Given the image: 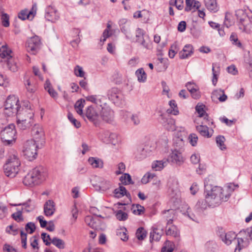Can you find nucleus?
Segmentation results:
<instances>
[{
    "label": "nucleus",
    "instance_id": "nucleus-19",
    "mask_svg": "<svg viewBox=\"0 0 252 252\" xmlns=\"http://www.w3.org/2000/svg\"><path fill=\"white\" fill-rule=\"evenodd\" d=\"M150 154L149 148L147 146L144 147H139L135 152V158L138 160H142L145 158Z\"/></svg>",
    "mask_w": 252,
    "mask_h": 252
},
{
    "label": "nucleus",
    "instance_id": "nucleus-36",
    "mask_svg": "<svg viewBox=\"0 0 252 252\" xmlns=\"http://www.w3.org/2000/svg\"><path fill=\"white\" fill-rule=\"evenodd\" d=\"M135 75L140 82H144L147 79L146 74L143 68L137 69L135 72Z\"/></svg>",
    "mask_w": 252,
    "mask_h": 252
},
{
    "label": "nucleus",
    "instance_id": "nucleus-40",
    "mask_svg": "<svg viewBox=\"0 0 252 252\" xmlns=\"http://www.w3.org/2000/svg\"><path fill=\"white\" fill-rule=\"evenodd\" d=\"M174 249V244L173 242L166 241L165 246L161 249V252H173Z\"/></svg>",
    "mask_w": 252,
    "mask_h": 252
},
{
    "label": "nucleus",
    "instance_id": "nucleus-41",
    "mask_svg": "<svg viewBox=\"0 0 252 252\" xmlns=\"http://www.w3.org/2000/svg\"><path fill=\"white\" fill-rule=\"evenodd\" d=\"M213 95H216L217 96L219 95L218 99L220 102L225 101L227 98V95L224 94V91L222 90L215 91L213 93Z\"/></svg>",
    "mask_w": 252,
    "mask_h": 252
},
{
    "label": "nucleus",
    "instance_id": "nucleus-14",
    "mask_svg": "<svg viewBox=\"0 0 252 252\" xmlns=\"http://www.w3.org/2000/svg\"><path fill=\"white\" fill-rule=\"evenodd\" d=\"M92 181L96 182L95 183H93V185L96 187H98L99 189L102 191L107 190L111 187L110 182L106 181L103 178L98 176H94Z\"/></svg>",
    "mask_w": 252,
    "mask_h": 252
},
{
    "label": "nucleus",
    "instance_id": "nucleus-37",
    "mask_svg": "<svg viewBox=\"0 0 252 252\" xmlns=\"http://www.w3.org/2000/svg\"><path fill=\"white\" fill-rule=\"evenodd\" d=\"M169 105L170 108L168 109L167 112L168 114H172L174 115H177L179 113V111L176 103V101L174 100H171L169 101Z\"/></svg>",
    "mask_w": 252,
    "mask_h": 252
},
{
    "label": "nucleus",
    "instance_id": "nucleus-32",
    "mask_svg": "<svg viewBox=\"0 0 252 252\" xmlns=\"http://www.w3.org/2000/svg\"><path fill=\"white\" fill-rule=\"evenodd\" d=\"M4 62H6L7 67L11 71L16 72L18 70V66L13 57L5 60Z\"/></svg>",
    "mask_w": 252,
    "mask_h": 252
},
{
    "label": "nucleus",
    "instance_id": "nucleus-38",
    "mask_svg": "<svg viewBox=\"0 0 252 252\" xmlns=\"http://www.w3.org/2000/svg\"><path fill=\"white\" fill-rule=\"evenodd\" d=\"M0 14V21L1 25L4 27H8L9 26V15L4 13L1 12Z\"/></svg>",
    "mask_w": 252,
    "mask_h": 252
},
{
    "label": "nucleus",
    "instance_id": "nucleus-8",
    "mask_svg": "<svg viewBox=\"0 0 252 252\" xmlns=\"http://www.w3.org/2000/svg\"><path fill=\"white\" fill-rule=\"evenodd\" d=\"M16 131L13 124L8 125L0 132V138L2 142L5 145H11L15 142Z\"/></svg>",
    "mask_w": 252,
    "mask_h": 252
},
{
    "label": "nucleus",
    "instance_id": "nucleus-5",
    "mask_svg": "<svg viewBox=\"0 0 252 252\" xmlns=\"http://www.w3.org/2000/svg\"><path fill=\"white\" fill-rule=\"evenodd\" d=\"M43 146L36 143L33 140H28L23 145L24 156L29 161H32L36 158L38 149L42 148Z\"/></svg>",
    "mask_w": 252,
    "mask_h": 252
},
{
    "label": "nucleus",
    "instance_id": "nucleus-58",
    "mask_svg": "<svg viewBox=\"0 0 252 252\" xmlns=\"http://www.w3.org/2000/svg\"><path fill=\"white\" fill-rule=\"evenodd\" d=\"M189 139L190 144L193 146H195L197 144L198 137L195 134L192 133L189 135Z\"/></svg>",
    "mask_w": 252,
    "mask_h": 252
},
{
    "label": "nucleus",
    "instance_id": "nucleus-56",
    "mask_svg": "<svg viewBox=\"0 0 252 252\" xmlns=\"http://www.w3.org/2000/svg\"><path fill=\"white\" fill-rule=\"evenodd\" d=\"M74 73L77 76L83 77L85 75V72L83 70L82 67L79 65L76 66L74 68Z\"/></svg>",
    "mask_w": 252,
    "mask_h": 252
},
{
    "label": "nucleus",
    "instance_id": "nucleus-29",
    "mask_svg": "<svg viewBox=\"0 0 252 252\" xmlns=\"http://www.w3.org/2000/svg\"><path fill=\"white\" fill-rule=\"evenodd\" d=\"M167 159L156 160L153 163L152 168L155 169L156 171H160L167 165Z\"/></svg>",
    "mask_w": 252,
    "mask_h": 252
},
{
    "label": "nucleus",
    "instance_id": "nucleus-63",
    "mask_svg": "<svg viewBox=\"0 0 252 252\" xmlns=\"http://www.w3.org/2000/svg\"><path fill=\"white\" fill-rule=\"evenodd\" d=\"M190 161L193 164H197L200 161V156L198 154H194L190 157Z\"/></svg>",
    "mask_w": 252,
    "mask_h": 252
},
{
    "label": "nucleus",
    "instance_id": "nucleus-24",
    "mask_svg": "<svg viewBox=\"0 0 252 252\" xmlns=\"http://www.w3.org/2000/svg\"><path fill=\"white\" fill-rule=\"evenodd\" d=\"M103 137L106 142L114 145H115L118 142L117 135L115 133L106 131L103 133Z\"/></svg>",
    "mask_w": 252,
    "mask_h": 252
},
{
    "label": "nucleus",
    "instance_id": "nucleus-20",
    "mask_svg": "<svg viewBox=\"0 0 252 252\" xmlns=\"http://www.w3.org/2000/svg\"><path fill=\"white\" fill-rule=\"evenodd\" d=\"M167 160L177 165H180L183 162V158L181 154L176 150L172 151Z\"/></svg>",
    "mask_w": 252,
    "mask_h": 252
},
{
    "label": "nucleus",
    "instance_id": "nucleus-23",
    "mask_svg": "<svg viewBox=\"0 0 252 252\" xmlns=\"http://www.w3.org/2000/svg\"><path fill=\"white\" fill-rule=\"evenodd\" d=\"M36 13V7L33 6L31 10L29 12L27 10H22L18 14V17L22 20L29 19L32 17L33 18Z\"/></svg>",
    "mask_w": 252,
    "mask_h": 252
},
{
    "label": "nucleus",
    "instance_id": "nucleus-62",
    "mask_svg": "<svg viewBox=\"0 0 252 252\" xmlns=\"http://www.w3.org/2000/svg\"><path fill=\"white\" fill-rule=\"evenodd\" d=\"M118 170L116 171L117 175H119L124 172L125 170L126 166L124 163L121 162L118 165Z\"/></svg>",
    "mask_w": 252,
    "mask_h": 252
},
{
    "label": "nucleus",
    "instance_id": "nucleus-53",
    "mask_svg": "<svg viewBox=\"0 0 252 252\" xmlns=\"http://www.w3.org/2000/svg\"><path fill=\"white\" fill-rule=\"evenodd\" d=\"M26 231L30 234H32L35 230V224L32 222H28L25 226Z\"/></svg>",
    "mask_w": 252,
    "mask_h": 252
},
{
    "label": "nucleus",
    "instance_id": "nucleus-52",
    "mask_svg": "<svg viewBox=\"0 0 252 252\" xmlns=\"http://www.w3.org/2000/svg\"><path fill=\"white\" fill-rule=\"evenodd\" d=\"M41 238L46 246H49L51 244L52 239L50 238L49 235L46 233H42L41 234Z\"/></svg>",
    "mask_w": 252,
    "mask_h": 252
},
{
    "label": "nucleus",
    "instance_id": "nucleus-13",
    "mask_svg": "<svg viewBox=\"0 0 252 252\" xmlns=\"http://www.w3.org/2000/svg\"><path fill=\"white\" fill-rule=\"evenodd\" d=\"M107 95L109 99L114 103H118L123 98L122 92L116 88H112L109 90Z\"/></svg>",
    "mask_w": 252,
    "mask_h": 252
},
{
    "label": "nucleus",
    "instance_id": "nucleus-45",
    "mask_svg": "<svg viewBox=\"0 0 252 252\" xmlns=\"http://www.w3.org/2000/svg\"><path fill=\"white\" fill-rule=\"evenodd\" d=\"M120 180L122 183V184L125 185H128L132 183L131 177L128 173H125L123 176H122L120 178Z\"/></svg>",
    "mask_w": 252,
    "mask_h": 252
},
{
    "label": "nucleus",
    "instance_id": "nucleus-35",
    "mask_svg": "<svg viewBox=\"0 0 252 252\" xmlns=\"http://www.w3.org/2000/svg\"><path fill=\"white\" fill-rule=\"evenodd\" d=\"M166 234L167 235L172 236L174 237H178L179 235L178 230L177 227L174 225H172L167 228Z\"/></svg>",
    "mask_w": 252,
    "mask_h": 252
},
{
    "label": "nucleus",
    "instance_id": "nucleus-6",
    "mask_svg": "<svg viewBox=\"0 0 252 252\" xmlns=\"http://www.w3.org/2000/svg\"><path fill=\"white\" fill-rule=\"evenodd\" d=\"M22 113L20 112L17 114V125L20 129L25 130L30 127L33 123V113L28 108L22 109Z\"/></svg>",
    "mask_w": 252,
    "mask_h": 252
},
{
    "label": "nucleus",
    "instance_id": "nucleus-59",
    "mask_svg": "<svg viewBox=\"0 0 252 252\" xmlns=\"http://www.w3.org/2000/svg\"><path fill=\"white\" fill-rule=\"evenodd\" d=\"M12 218L17 222H20L23 220V218L21 211H18L12 215Z\"/></svg>",
    "mask_w": 252,
    "mask_h": 252
},
{
    "label": "nucleus",
    "instance_id": "nucleus-2",
    "mask_svg": "<svg viewBox=\"0 0 252 252\" xmlns=\"http://www.w3.org/2000/svg\"><path fill=\"white\" fill-rule=\"evenodd\" d=\"M47 176L45 168L38 166L34 168L24 178L23 183L26 186L37 185L45 180Z\"/></svg>",
    "mask_w": 252,
    "mask_h": 252
},
{
    "label": "nucleus",
    "instance_id": "nucleus-28",
    "mask_svg": "<svg viewBox=\"0 0 252 252\" xmlns=\"http://www.w3.org/2000/svg\"><path fill=\"white\" fill-rule=\"evenodd\" d=\"M85 100L83 99H80L78 100L75 105L74 108L76 112L82 117H84L83 113V108L84 107Z\"/></svg>",
    "mask_w": 252,
    "mask_h": 252
},
{
    "label": "nucleus",
    "instance_id": "nucleus-7",
    "mask_svg": "<svg viewBox=\"0 0 252 252\" xmlns=\"http://www.w3.org/2000/svg\"><path fill=\"white\" fill-rule=\"evenodd\" d=\"M19 99L15 95H10L5 102L4 114L8 116L13 114H18L20 112L21 107L19 104Z\"/></svg>",
    "mask_w": 252,
    "mask_h": 252
},
{
    "label": "nucleus",
    "instance_id": "nucleus-43",
    "mask_svg": "<svg viewBox=\"0 0 252 252\" xmlns=\"http://www.w3.org/2000/svg\"><path fill=\"white\" fill-rule=\"evenodd\" d=\"M239 234L240 236H243L244 238H243L244 239H245L249 236L252 241V227L248 228L245 230L240 231Z\"/></svg>",
    "mask_w": 252,
    "mask_h": 252
},
{
    "label": "nucleus",
    "instance_id": "nucleus-27",
    "mask_svg": "<svg viewBox=\"0 0 252 252\" xmlns=\"http://www.w3.org/2000/svg\"><path fill=\"white\" fill-rule=\"evenodd\" d=\"M24 84L28 94L32 95L36 90L35 84L32 83L30 79L25 80Z\"/></svg>",
    "mask_w": 252,
    "mask_h": 252
},
{
    "label": "nucleus",
    "instance_id": "nucleus-12",
    "mask_svg": "<svg viewBox=\"0 0 252 252\" xmlns=\"http://www.w3.org/2000/svg\"><path fill=\"white\" fill-rule=\"evenodd\" d=\"M45 18L49 21L56 22L59 19L57 10L53 6H48L45 10Z\"/></svg>",
    "mask_w": 252,
    "mask_h": 252
},
{
    "label": "nucleus",
    "instance_id": "nucleus-3",
    "mask_svg": "<svg viewBox=\"0 0 252 252\" xmlns=\"http://www.w3.org/2000/svg\"><path fill=\"white\" fill-rule=\"evenodd\" d=\"M21 163L16 152L9 154L6 163L3 166L5 175L10 178H14L19 171Z\"/></svg>",
    "mask_w": 252,
    "mask_h": 252
},
{
    "label": "nucleus",
    "instance_id": "nucleus-1",
    "mask_svg": "<svg viewBox=\"0 0 252 252\" xmlns=\"http://www.w3.org/2000/svg\"><path fill=\"white\" fill-rule=\"evenodd\" d=\"M235 185L230 184L228 186L229 190L227 193L224 194L223 189L220 187H212L211 185L205 184V201H198L194 208V213H191L190 209L188 208L186 214L192 220L197 221V217L200 216L206 209V203L210 207H214L219 205L222 202L226 201L230 196V191L234 190Z\"/></svg>",
    "mask_w": 252,
    "mask_h": 252
},
{
    "label": "nucleus",
    "instance_id": "nucleus-60",
    "mask_svg": "<svg viewBox=\"0 0 252 252\" xmlns=\"http://www.w3.org/2000/svg\"><path fill=\"white\" fill-rule=\"evenodd\" d=\"M6 231L13 235H16L18 233V229L14 228L12 225H9L6 227Z\"/></svg>",
    "mask_w": 252,
    "mask_h": 252
},
{
    "label": "nucleus",
    "instance_id": "nucleus-64",
    "mask_svg": "<svg viewBox=\"0 0 252 252\" xmlns=\"http://www.w3.org/2000/svg\"><path fill=\"white\" fill-rule=\"evenodd\" d=\"M227 70L229 73H231L233 75H236L238 73L237 68L234 65H232L227 67Z\"/></svg>",
    "mask_w": 252,
    "mask_h": 252
},
{
    "label": "nucleus",
    "instance_id": "nucleus-25",
    "mask_svg": "<svg viewBox=\"0 0 252 252\" xmlns=\"http://www.w3.org/2000/svg\"><path fill=\"white\" fill-rule=\"evenodd\" d=\"M114 196L116 198H121L126 195L131 201V196L129 193L127 192L126 189L123 186H120L114 190Z\"/></svg>",
    "mask_w": 252,
    "mask_h": 252
},
{
    "label": "nucleus",
    "instance_id": "nucleus-30",
    "mask_svg": "<svg viewBox=\"0 0 252 252\" xmlns=\"http://www.w3.org/2000/svg\"><path fill=\"white\" fill-rule=\"evenodd\" d=\"M186 3L185 10L187 11L191 10L192 7L198 9L201 6L199 1L195 0H186Z\"/></svg>",
    "mask_w": 252,
    "mask_h": 252
},
{
    "label": "nucleus",
    "instance_id": "nucleus-51",
    "mask_svg": "<svg viewBox=\"0 0 252 252\" xmlns=\"http://www.w3.org/2000/svg\"><path fill=\"white\" fill-rule=\"evenodd\" d=\"M67 117H68V119H69L70 122L76 128H79L81 126L80 123L73 117V116L71 113H68Z\"/></svg>",
    "mask_w": 252,
    "mask_h": 252
},
{
    "label": "nucleus",
    "instance_id": "nucleus-10",
    "mask_svg": "<svg viewBox=\"0 0 252 252\" xmlns=\"http://www.w3.org/2000/svg\"><path fill=\"white\" fill-rule=\"evenodd\" d=\"M32 139H30V140H33L40 145H44L45 136L44 131L42 126L37 124L34 125L32 129Z\"/></svg>",
    "mask_w": 252,
    "mask_h": 252
},
{
    "label": "nucleus",
    "instance_id": "nucleus-42",
    "mask_svg": "<svg viewBox=\"0 0 252 252\" xmlns=\"http://www.w3.org/2000/svg\"><path fill=\"white\" fill-rule=\"evenodd\" d=\"M131 210L133 214L139 215L144 213L145 208L140 204H136L132 205Z\"/></svg>",
    "mask_w": 252,
    "mask_h": 252
},
{
    "label": "nucleus",
    "instance_id": "nucleus-46",
    "mask_svg": "<svg viewBox=\"0 0 252 252\" xmlns=\"http://www.w3.org/2000/svg\"><path fill=\"white\" fill-rule=\"evenodd\" d=\"M225 140V138L223 136L219 135L216 137L217 144L218 147L222 150L226 149V147L224 144Z\"/></svg>",
    "mask_w": 252,
    "mask_h": 252
},
{
    "label": "nucleus",
    "instance_id": "nucleus-17",
    "mask_svg": "<svg viewBox=\"0 0 252 252\" xmlns=\"http://www.w3.org/2000/svg\"><path fill=\"white\" fill-rule=\"evenodd\" d=\"M12 57H13L12 51L6 44L0 47V57L3 60L1 62H5Z\"/></svg>",
    "mask_w": 252,
    "mask_h": 252
},
{
    "label": "nucleus",
    "instance_id": "nucleus-50",
    "mask_svg": "<svg viewBox=\"0 0 252 252\" xmlns=\"http://www.w3.org/2000/svg\"><path fill=\"white\" fill-rule=\"evenodd\" d=\"M127 214L122 210H118L116 213V217L119 220H125L127 218Z\"/></svg>",
    "mask_w": 252,
    "mask_h": 252
},
{
    "label": "nucleus",
    "instance_id": "nucleus-34",
    "mask_svg": "<svg viewBox=\"0 0 252 252\" xmlns=\"http://www.w3.org/2000/svg\"><path fill=\"white\" fill-rule=\"evenodd\" d=\"M197 131L203 136L210 137L212 134H210L208 127L206 126L199 125L196 127Z\"/></svg>",
    "mask_w": 252,
    "mask_h": 252
},
{
    "label": "nucleus",
    "instance_id": "nucleus-22",
    "mask_svg": "<svg viewBox=\"0 0 252 252\" xmlns=\"http://www.w3.org/2000/svg\"><path fill=\"white\" fill-rule=\"evenodd\" d=\"M193 46L190 44H187L185 46L183 49L180 52V58L184 59L191 56L193 53Z\"/></svg>",
    "mask_w": 252,
    "mask_h": 252
},
{
    "label": "nucleus",
    "instance_id": "nucleus-21",
    "mask_svg": "<svg viewBox=\"0 0 252 252\" xmlns=\"http://www.w3.org/2000/svg\"><path fill=\"white\" fill-rule=\"evenodd\" d=\"M55 211V203L51 200L46 201L44 206V214L46 216L53 215Z\"/></svg>",
    "mask_w": 252,
    "mask_h": 252
},
{
    "label": "nucleus",
    "instance_id": "nucleus-47",
    "mask_svg": "<svg viewBox=\"0 0 252 252\" xmlns=\"http://www.w3.org/2000/svg\"><path fill=\"white\" fill-rule=\"evenodd\" d=\"M23 205L24 207L22 208V210L27 212H29L33 210L35 208L34 205L31 203L30 200H29L28 202L24 203Z\"/></svg>",
    "mask_w": 252,
    "mask_h": 252
},
{
    "label": "nucleus",
    "instance_id": "nucleus-61",
    "mask_svg": "<svg viewBox=\"0 0 252 252\" xmlns=\"http://www.w3.org/2000/svg\"><path fill=\"white\" fill-rule=\"evenodd\" d=\"M0 86L3 87H7L8 86V79L1 74H0Z\"/></svg>",
    "mask_w": 252,
    "mask_h": 252
},
{
    "label": "nucleus",
    "instance_id": "nucleus-4",
    "mask_svg": "<svg viewBox=\"0 0 252 252\" xmlns=\"http://www.w3.org/2000/svg\"><path fill=\"white\" fill-rule=\"evenodd\" d=\"M237 235L232 231L225 233L222 232L220 235V237L221 240L226 245L230 244L232 241H234L236 244V247L235 249V252H240V251L247 247L249 244V241L247 238L244 240L243 238H237L236 239Z\"/></svg>",
    "mask_w": 252,
    "mask_h": 252
},
{
    "label": "nucleus",
    "instance_id": "nucleus-55",
    "mask_svg": "<svg viewBox=\"0 0 252 252\" xmlns=\"http://www.w3.org/2000/svg\"><path fill=\"white\" fill-rule=\"evenodd\" d=\"M230 39L231 41L233 42V44H235L238 47H241L242 46V44L238 41L237 35L236 33H232L230 35Z\"/></svg>",
    "mask_w": 252,
    "mask_h": 252
},
{
    "label": "nucleus",
    "instance_id": "nucleus-15",
    "mask_svg": "<svg viewBox=\"0 0 252 252\" xmlns=\"http://www.w3.org/2000/svg\"><path fill=\"white\" fill-rule=\"evenodd\" d=\"M161 120L160 123L168 130L173 131L175 129V121L170 116L165 117L163 115H160Z\"/></svg>",
    "mask_w": 252,
    "mask_h": 252
},
{
    "label": "nucleus",
    "instance_id": "nucleus-26",
    "mask_svg": "<svg viewBox=\"0 0 252 252\" xmlns=\"http://www.w3.org/2000/svg\"><path fill=\"white\" fill-rule=\"evenodd\" d=\"M163 234L162 230H160L158 229L157 227H153L152 231L150 233V241H158L160 240L161 235Z\"/></svg>",
    "mask_w": 252,
    "mask_h": 252
},
{
    "label": "nucleus",
    "instance_id": "nucleus-57",
    "mask_svg": "<svg viewBox=\"0 0 252 252\" xmlns=\"http://www.w3.org/2000/svg\"><path fill=\"white\" fill-rule=\"evenodd\" d=\"M188 90L190 93H192L193 92H195V90L197 89L198 87L193 83L188 82L186 85Z\"/></svg>",
    "mask_w": 252,
    "mask_h": 252
},
{
    "label": "nucleus",
    "instance_id": "nucleus-31",
    "mask_svg": "<svg viewBox=\"0 0 252 252\" xmlns=\"http://www.w3.org/2000/svg\"><path fill=\"white\" fill-rule=\"evenodd\" d=\"M206 8L210 11L216 12L218 11L216 0H204Z\"/></svg>",
    "mask_w": 252,
    "mask_h": 252
},
{
    "label": "nucleus",
    "instance_id": "nucleus-39",
    "mask_svg": "<svg viewBox=\"0 0 252 252\" xmlns=\"http://www.w3.org/2000/svg\"><path fill=\"white\" fill-rule=\"evenodd\" d=\"M51 243L60 249L64 248V242L57 237H54L51 240Z\"/></svg>",
    "mask_w": 252,
    "mask_h": 252
},
{
    "label": "nucleus",
    "instance_id": "nucleus-54",
    "mask_svg": "<svg viewBox=\"0 0 252 252\" xmlns=\"http://www.w3.org/2000/svg\"><path fill=\"white\" fill-rule=\"evenodd\" d=\"M20 235H21V243L22 245V247L24 249H26L27 248V233L24 232V231L23 230H21Z\"/></svg>",
    "mask_w": 252,
    "mask_h": 252
},
{
    "label": "nucleus",
    "instance_id": "nucleus-49",
    "mask_svg": "<svg viewBox=\"0 0 252 252\" xmlns=\"http://www.w3.org/2000/svg\"><path fill=\"white\" fill-rule=\"evenodd\" d=\"M204 105H196L195 107V110L196 112L198 113L199 116L200 117H202L204 116L205 117H204V119H206V117H208V115L206 114V112L205 110H204Z\"/></svg>",
    "mask_w": 252,
    "mask_h": 252
},
{
    "label": "nucleus",
    "instance_id": "nucleus-9",
    "mask_svg": "<svg viewBox=\"0 0 252 252\" xmlns=\"http://www.w3.org/2000/svg\"><path fill=\"white\" fill-rule=\"evenodd\" d=\"M136 42L141 45L144 48L150 50L152 48V43L149 36L145 32L140 28H137L135 32Z\"/></svg>",
    "mask_w": 252,
    "mask_h": 252
},
{
    "label": "nucleus",
    "instance_id": "nucleus-18",
    "mask_svg": "<svg viewBox=\"0 0 252 252\" xmlns=\"http://www.w3.org/2000/svg\"><path fill=\"white\" fill-rule=\"evenodd\" d=\"M85 115L90 121L94 122V124L97 123L99 118L98 114L92 106L88 107Z\"/></svg>",
    "mask_w": 252,
    "mask_h": 252
},
{
    "label": "nucleus",
    "instance_id": "nucleus-16",
    "mask_svg": "<svg viewBox=\"0 0 252 252\" xmlns=\"http://www.w3.org/2000/svg\"><path fill=\"white\" fill-rule=\"evenodd\" d=\"M100 117L103 121L107 123H112L114 121V112L109 108H103Z\"/></svg>",
    "mask_w": 252,
    "mask_h": 252
},
{
    "label": "nucleus",
    "instance_id": "nucleus-48",
    "mask_svg": "<svg viewBox=\"0 0 252 252\" xmlns=\"http://www.w3.org/2000/svg\"><path fill=\"white\" fill-rule=\"evenodd\" d=\"M127 230L125 228L121 229L120 230L117 231V235L119 236L121 239L123 241H126L128 240V236L126 234Z\"/></svg>",
    "mask_w": 252,
    "mask_h": 252
},
{
    "label": "nucleus",
    "instance_id": "nucleus-11",
    "mask_svg": "<svg viewBox=\"0 0 252 252\" xmlns=\"http://www.w3.org/2000/svg\"><path fill=\"white\" fill-rule=\"evenodd\" d=\"M40 39L38 36H34L29 39L26 43V48L28 52L35 55L40 49Z\"/></svg>",
    "mask_w": 252,
    "mask_h": 252
},
{
    "label": "nucleus",
    "instance_id": "nucleus-44",
    "mask_svg": "<svg viewBox=\"0 0 252 252\" xmlns=\"http://www.w3.org/2000/svg\"><path fill=\"white\" fill-rule=\"evenodd\" d=\"M147 231L143 227L139 228L136 233L137 239L139 240H143L146 236Z\"/></svg>",
    "mask_w": 252,
    "mask_h": 252
},
{
    "label": "nucleus",
    "instance_id": "nucleus-33",
    "mask_svg": "<svg viewBox=\"0 0 252 252\" xmlns=\"http://www.w3.org/2000/svg\"><path fill=\"white\" fill-rule=\"evenodd\" d=\"M88 161L89 163L94 168H102L103 165V161L99 158H90Z\"/></svg>",
    "mask_w": 252,
    "mask_h": 252
}]
</instances>
